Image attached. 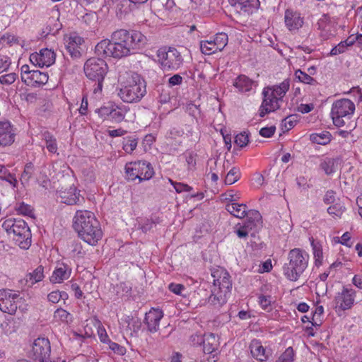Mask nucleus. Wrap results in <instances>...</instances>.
<instances>
[{
  "instance_id": "nucleus-1",
  "label": "nucleus",
  "mask_w": 362,
  "mask_h": 362,
  "mask_svg": "<svg viewBox=\"0 0 362 362\" xmlns=\"http://www.w3.org/2000/svg\"><path fill=\"white\" fill-rule=\"evenodd\" d=\"M146 43V37L138 31L120 29L112 33L111 40L105 39L98 42L95 48L100 57L121 58L135 52Z\"/></svg>"
},
{
  "instance_id": "nucleus-2",
  "label": "nucleus",
  "mask_w": 362,
  "mask_h": 362,
  "mask_svg": "<svg viewBox=\"0 0 362 362\" xmlns=\"http://www.w3.org/2000/svg\"><path fill=\"white\" fill-rule=\"evenodd\" d=\"M74 227L78 236L90 245H96L103 237L100 223L91 211H77L74 216Z\"/></svg>"
},
{
  "instance_id": "nucleus-3",
  "label": "nucleus",
  "mask_w": 362,
  "mask_h": 362,
  "mask_svg": "<svg viewBox=\"0 0 362 362\" xmlns=\"http://www.w3.org/2000/svg\"><path fill=\"white\" fill-rule=\"evenodd\" d=\"M146 93L144 78L136 73L128 74L126 81L121 83L118 95L125 103H138Z\"/></svg>"
},
{
  "instance_id": "nucleus-4",
  "label": "nucleus",
  "mask_w": 362,
  "mask_h": 362,
  "mask_svg": "<svg viewBox=\"0 0 362 362\" xmlns=\"http://www.w3.org/2000/svg\"><path fill=\"white\" fill-rule=\"evenodd\" d=\"M308 254L300 248L291 250L288 254V263L283 267L284 274L293 281H297L308 267Z\"/></svg>"
},
{
  "instance_id": "nucleus-5",
  "label": "nucleus",
  "mask_w": 362,
  "mask_h": 362,
  "mask_svg": "<svg viewBox=\"0 0 362 362\" xmlns=\"http://www.w3.org/2000/svg\"><path fill=\"white\" fill-rule=\"evenodd\" d=\"M355 111V105L349 99H341L335 101L332 106L331 117L333 124L337 127H347L354 129L356 124L351 120Z\"/></svg>"
},
{
  "instance_id": "nucleus-6",
  "label": "nucleus",
  "mask_w": 362,
  "mask_h": 362,
  "mask_svg": "<svg viewBox=\"0 0 362 362\" xmlns=\"http://www.w3.org/2000/svg\"><path fill=\"white\" fill-rule=\"evenodd\" d=\"M2 228L8 235H13L15 243L21 249L27 250L31 245V232L26 222L22 219L8 218Z\"/></svg>"
},
{
  "instance_id": "nucleus-7",
  "label": "nucleus",
  "mask_w": 362,
  "mask_h": 362,
  "mask_svg": "<svg viewBox=\"0 0 362 362\" xmlns=\"http://www.w3.org/2000/svg\"><path fill=\"white\" fill-rule=\"evenodd\" d=\"M107 65L100 58L92 57L84 64V72L87 78L94 83L93 91L95 94L100 93L105 75L107 73Z\"/></svg>"
},
{
  "instance_id": "nucleus-8",
  "label": "nucleus",
  "mask_w": 362,
  "mask_h": 362,
  "mask_svg": "<svg viewBox=\"0 0 362 362\" xmlns=\"http://www.w3.org/2000/svg\"><path fill=\"white\" fill-rule=\"evenodd\" d=\"M157 57L164 71L177 70L183 63L180 52L175 47H164L157 51Z\"/></svg>"
},
{
  "instance_id": "nucleus-9",
  "label": "nucleus",
  "mask_w": 362,
  "mask_h": 362,
  "mask_svg": "<svg viewBox=\"0 0 362 362\" xmlns=\"http://www.w3.org/2000/svg\"><path fill=\"white\" fill-rule=\"evenodd\" d=\"M125 171L128 180L134 181L138 179L139 182L151 179L154 174L151 164L144 160L127 163Z\"/></svg>"
},
{
  "instance_id": "nucleus-10",
  "label": "nucleus",
  "mask_w": 362,
  "mask_h": 362,
  "mask_svg": "<svg viewBox=\"0 0 362 362\" xmlns=\"http://www.w3.org/2000/svg\"><path fill=\"white\" fill-rule=\"evenodd\" d=\"M31 357L38 362H64L59 358L51 357V346L49 341L46 338L39 337L36 339L30 353Z\"/></svg>"
},
{
  "instance_id": "nucleus-11",
  "label": "nucleus",
  "mask_w": 362,
  "mask_h": 362,
  "mask_svg": "<svg viewBox=\"0 0 362 362\" xmlns=\"http://www.w3.org/2000/svg\"><path fill=\"white\" fill-rule=\"evenodd\" d=\"M23 302V298L20 297L18 293L8 289L0 290V310L3 313L15 315Z\"/></svg>"
},
{
  "instance_id": "nucleus-12",
  "label": "nucleus",
  "mask_w": 362,
  "mask_h": 362,
  "mask_svg": "<svg viewBox=\"0 0 362 362\" xmlns=\"http://www.w3.org/2000/svg\"><path fill=\"white\" fill-rule=\"evenodd\" d=\"M245 216H247V219L244 224L236 226L235 233L240 238H246L250 230L259 226L262 220L260 213L256 210L248 211Z\"/></svg>"
},
{
  "instance_id": "nucleus-13",
  "label": "nucleus",
  "mask_w": 362,
  "mask_h": 362,
  "mask_svg": "<svg viewBox=\"0 0 362 362\" xmlns=\"http://www.w3.org/2000/svg\"><path fill=\"white\" fill-rule=\"evenodd\" d=\"M211 276L213 277L214 288L216 286L225 293L230 291L232 282L227 271L223 268L215 269L211 272Z\"/></svg>"
},
{
  "instance_id": "nucleus-14",
  "label": "nucleus",
  "mask_w": 362,
  "mask_h": 362,
  "mask_svg": "<svg viewBox=\"0 0 362 362\" xmlns=\"http://www.w3.org/2000/svg\"><path fill=\"white\" fill-rule=\"evenodd\" d=\"M356 291L352 288L344 287L341 292L337 293L334 301L336 308L342 310L350 309L354 305Z\"/></svg>"
},
{
  "instance_id": "nucleus-15",
  "label": "nucleus",
  "mask_w": 362,
  "mask_h": 362,
  "mask_svg": "<svg viewBox=\"0 0 362 362\" xmlns=\"http://www.w3.org/2000/svg\"><path fill=\"white\" fill-rule=\"evenodd\" d=\"M55 53L49 49H42L40 53L32 54L30 57V62L40 67L49 66L54 63Z\"/></svg>"
},
{
  "instance_id": "nucleus-16",
  "label": "nucleus",
  "mask_w": 362,
  "mask_h": 362,
  "mask_svg": "<svg viewBox=\"0 0 362 362\" xmlns=\"http://www.w3.org/2000/svg\"><path fill=\"white\" fill-rule=\"evenodd\" d=\"M234 11L240 14H251L259 6V0H228Z\"/></svg>"
},
{
  "instance_id": "nucleus-17",
  "label": "nucleus",
  "mask_w": 362,
  "mask_h": 362,
  "mask_svg": "<svg viewBox=\"0 0 362 362\" xmlns=\"http://www.w3.org/2000/svg\"><path fill=\"white\" fill-rule=\"evenodd\" d=\"M83 40L76 33H71L64 38L65 47L70 56L74 59L81 57V45Z\"/></svg>"
},
{
  "instance_id": "nucleus-18",
  "label": "nucleus",
  "mask_w": 362,
  "mask_h": 362,
  "mask_svg": "<svg viewBox=\"0 0 362 362\" xmlns=\"http://www.w3.org/2000/svg\"><path fill=\"white\" fill-rule=\"evenodd\" d=\"M289 86V81L286 79L279 85L264 88L262 94L264 96V93L267 90V96L272 100H275L277 104H279V102L282 100V98L288 90Z\"/></svg>"
},
{
  "instance_id": "nucleus-19",
  "label": "nucleus",
  "mask_w": 362,
  "mask_h": 362,
  "mask_svg": "<svg viewBox=\"0 0 362 362\" xmlns=\"http://www.w3.org/2000/svg\"><path fill=\"white\" fill-rule=\"evenodd\" d=\"M163 317L162 310L152 308L145 315L144 324L147 327V330L151 333L156 332L159 329L160 320Z\"/></svg>"
},
{
  "instance_id": "nucleus-20",
  "label": "nucleus",
  "mask_w": 362,
  "mask_h": 362,
  "mask_svg": "<svg viewBox=\"0 0 362 362\" xmlns=\"http://www.w3.org/2000/svg\"><path fill=\"white\" fill-rule=\"evenodd\" d=\"M59 197L62 202L68 205L81 204L84 202V197L75 187H71L67 191L61 192Z\"/></svg>"
},
{
  "instance_id": "nucleus-21",
  "label": "nucleus",
  "mask_w": 362,
  "mask_h": 362,
  "mask_svg": "<svg viewBox=\"0 0 362 362\" xmlns=\"http://www.w3.org/2000/svg\"><path fill=\"white\" fill-rule=\"evenodd\" d=\"M15 140V133L9 122H0V146L12 144Z\"/></svg>"
},
{
  "instance_id": "nucleus-22",
  "label": "nucleus",
  "mask_w": 362,
  "mask_h": 362,
  "mask_svg": "<svg viewBox=\"0 0 362 362\" xmlns=\"http://www.w3.org/2000/svg\"><path fill=\"white\" fill-rule=\"evenodd\" d=\"M71 269L65 264H59L54 270L50 277V281L53 284L62 283L70 277Z\"/></svg>"
},
{
  "instance_id": "nucleus-23",
  "label": "nucleus",
  "mask_w": 362,
  "mask_h": 362,
  "mask_svg": "<svg viewBox=\"0 0 362 362\" xmlns=\"http://www.w3.org/2000/svg\"><path fill=\"white\" fill-rule=\"evenodd\" d=\"M285 23L289 30H296L302 27L303 20L300 13L291 10H286L285 12Z\"/></svg>"
},
{
  "instance_id": "nucleus-24",
  "label": "nucleus",
  "mask_w": 362,
  "mask_h": 362,
  "mask_svg": "<svg viewBox=\"0 0 362 362\" xmlns=\"http://www.w3.org/2000/svg\"><path fill=\"white\" fill-rule=\"evenodd\" d=\"M230 292H223V290L214 287L211 290V294L209 297L208 302L215 308H220L227 302L228 295Z\"/></svg>"
},
{
  "instance_id": "nucleus-25",
  "label": "nucleus",
  "mask_w": 362,
  "mask_h": 362,
  "mask_svg": "<svg viewBox=\"0 0 362 362\" xmlns=\"http://www.w3.org/2000/svg\"><path fill=\"white\" fill-rule=\"evenodd\" d=\"M100 112L103 114L108 115L111 119L119 123L124 120L127 110L125 107L117 106L115 108H112L110 110H109L107 107L101 108Z\"/></svg>"
},
{
  "instance_id": "nucleus-26",
  "label": "nucleus",
  "mask_w": 362,
  "mask_h": 362,
  "mask_svg": "<svg viewBox=\"0 0 362 362\" xmlns=\"http://www.w3.org/2000/svg\"><path fill=\"white\" fill-rule=\"evenodd\" d=\"M218 341L214 334L211 333L204 335V341L202 345L203 346V351L205 354H212L218 349Z\"/></svg>"
},
{
  "instance_id": "nucleus-27",
  "label": "nucleus",
  "mask_w": 362,
  "mask_h": 362,
  "mask_svg": "<svg viewBox=\"0 0 362 362\" xmlns=\"http://www.w3.org/2000/svg\"><path fill=\"white\" fill-rule=\"evenodd\" d=\"M226 209L228 211L231 215L237 217L238 218H243L245 217L247 213L248 212L247 206L244 204H238L237 202H233L231 204H228L226 206Z\"/></svg>"
},
{
  "instance_id": "nucleus-28",
  "label": "nucleus",
  "mask_w": 362,
  "mask_h": 362,
  "mask_svg": "<svg viewBox=\"0 0 362 362\" xmlns=\"http://www.w3.org/2000/svg\"><path fill=\"white\" fill-rule=\"evenodd\" d=\"M339 159L334 158H325L322 160L320 164V168L327 175H332L336 172L338 168Z\"/></svg>"
},
{
  "instance_id": "nucleus-29",
  "label": "nucleus",
  "mask_w": 362,
  "mask_h": 362,
  "mask_svg": "<svg viewBox=\"0 0 362 362\" xmlns=\"http://www.w3.org/2000/svg\"><path fill=\"white\" fill-rule=\"evenodd\" d=\"M250 347L251 354L254 358L261 362L267 361L268 356L266 354L264 348L259 341H252Z\"/></svg>"
},
{
  "instance_id": "nucleus-30",
  "label": "nucleus",
  "mask_w": 362,
  "mask_h": 362,
  "mask_svg": "<svg viewBox=\"0 0 362 362\" xmlns=\"http://www.w3.org/2000/svg\"><path fill=\"white\" fill-rule=\"evenodd\" d=\"M279 104H277L275 100H272L268 98V96H267L266 90L262 105L260 107L259 116L263 117L266 114L279 109Z\"/></svg>"
},
{
  "instance_id": "nucleus-31",
  "label": "nucleus",
  "mask_w": 362,
  "mask_h": 362,
  "mask_svg": "<svg viewBox=\"0 0 362 362\" xmlns=\"http://www.w3.org/2000/svg\"><path fill=\"white\" fill-rule=\"evenodd\" d=\"M253 81L245 75L239 76L233 83L234 86L237 88L240 92H247L252 89Z\"/></svg>"
},
{
  "instance_id": "nucleus-32",
  "label": "nucleus",
  "mask_w": 362,
  "mask_h": 362,
  "mask_svg": "<svg viewBox=\"0 0 362 362\" xmlns=\"http://www.w3.org/2000/svg\"><path fill=\"white\" fill-rule=\"evenodd\" d=\"M29 81L30 83H26L28 86L45 84L48 81V75L39 70H32Z\"/></svg>"
},
{
  "instance_id": "nucleus-33",
  "label": "nucleus",
  "mask_w": 362,
  "mask_h": 362,
  "mask_svg": "<svg viewBox=\"0 0 362 362\" xmlns=\"http://www.w3.org/2000/svg\"><path fill=\"white\" fill-rule=\"evenodd\" d=\"M43 139L45 141V146L49 152L55 153L57 151L58 146L56 138L49 132H45L42 134Z\"/></svg>"
},
{
  "instance_id": "nucleus-34",
  "label": "nucleus",
  "mask_w": 362,
  "mask_h": 362,
  "mask_svg": "<svg viewBox=\"0 0 362 362\" xmlns=\"http://www.w3.org/2000/svg\"><path fill=\"white\" fill-rule=\"evenodd\" d=\"M310 140L315 144L326 145L331 141V134L325 131L322 133H315L310 135Z\"/></svg>"
},
{
  "instance_id": "nucleus-35",
  "label": "nucleus",
  "mask_w": 362,
  "mask_h": 362,
  "mask_svg": "<svg viewBox=\"0 0 362 362\" xmlns=\"http://www.w3.org/2000/svg\"><path fill=\"white\" fill-rule=\"evenodd\" d=\"M240 169L235 167L232 168L227 173L225 177L226 185H233L236 182L240 177Z\"/></svg>"
},
{
  "instance_id": "nucleus-36",
  "label": "nucleus",
  "mask_w": 362,
  "mask_h": 362,
  "mask_svg": "<svg viewBox=\"0 0 362 362\" xmlns=\"http://www.w3.org/2000/svg\"><path fill=\"white\" fill-rule=\"evenodd\" d=\"M44 269L42 266L37 267L33 272L28 274L29 279L27 281H30L31 284H34L42 280L44 278Z\"/></svg>"
},
{
  "instance_id": "nucleus-37",
  "label": "nucleus",
  "mask_w": 362,
  "mask_h": 362,
  "mask_svg": "<svg viewBox=\"0 0 362 362\" xmlns=\"http://www.w3.org/2000/svg\"><path fill=\"white\" fill-rule=\"evenodd\" d=\"M311 245L313 250V255L316 265L321 264L323 257L322 245L320 243L315 242L313 239L311 241Z\"/></svg>"
},
{
  "instance_id": "nucleus-38",
  "label": "nucleus",
  "mask_w": 362,
  "mask_h": 362,
  "mask_svg": "<svg viewBox=\"0 0 362 362\" xmlns=\"http://www.w3.org/2000/svg\"><path fill=\"white\" fill-rule=\"evenodd\" d=\"M215 45L216 42H212V40L202 41L200 42V49L203 54L209 55L218 51Z\"/></svg>"
},
{
  "instance_id": "nucleus-39",
  "label": "nucleus",
  "mask_w": 362,
  "mask_h": 362,
  "mask_svg": "<svg viewBox=\"0 0 362 362\" xmlns=\"http://www.w3.org/2000/svg\"><path fill=\"white\" fill-rule=\"evenodd\" d=\"M138 139L134 137H127L123 141V149L127 153H132L137 146Z\"/></svg>"
},
{
  "instance_id": "nucleus-40",
  "label": "nucleus",
  "mask_w": 362,
  "mask_h": 362,
  "mask_svg": "<svg viewBox=\"0 0 362 362\" xmlns=\"http://www.w3.org/2000/svg\"><path fill=\"white\" fill-rule=\"evenodd\" d=\"M345 211V207L339 203L330 206L327 212L334 218H341Z\"/></svg>"
},
{
  "instance_id": "nucleus-41",
  "label": "nucleus",
  "mask_w": 362,
  "mask_h": 362,
  "mask_svg": "<svg viewBox=\"0 0 362 362\" xmlns=\"http://www.w3.org/2000/svg\"><path fill=\"white\" fill-rule=\"evenodd\" d=\"M212 42H216V48L218 51H221L228 43V35L226 33H218Z\"/></svg>"
},
{
  "instance_id": "nucleus-42",
  "label": "nucleus",
  "mask_w": 362,
  "mask_h": 362,
  "mask_svg": "<svg viewBox=\"0 0 362 362\" xmlns=\"http://www.w3.org/2000/svg\"><path fill=\"white\" fill-rule=\"evenodd\" d=\"M54 318L64 322H69L71 320V314L62 308H58L54 313Z\"/></svg>"
},
{
  "instance_id": "nucleus-43",
  "label": "nucleus",
  "mask_w": 362,
  "mask_h": 362,
  "mask_svg": "<svg viewBox=\"0 0 362 362\" xmlns=\"http://www.w3.org/2000/svg\"><path fill=\"white\" fill-rule=\"evenodd\" d=\"M295 77L298 78L300 82L305 84H313L315 82V80L313 77L305 72L302 71L300 69H298L295 71Z\"/></svg>"
},
{
  "instance_id": "nucleus-44",
  "label": "nucleus",
  "mask_w": 362,
  "mask_h": 362,
  "mask_svg": "<svg viewBox=\"0 0 362 362\" xmlns=\"http://www.w3.org/2000/svg\"><path fill=\"white\" fill-rule=\"evenodd\" d=\"M34 171V166L33 163H28L25 165L24 170L21 175V181L22 184L28 183L30 178L32 177V175Z\"/></svg>"
},
{
  "instance_id": "nucleus-45",
  "label": "nucleus",
  "mask_w": 362,
  "mask_h": 362,
  "mask_svg": "<svg viewBox=\"0 0 362 362\" xmlns=\"http://www.w3.org/2000/svg\"><path fill=\"white\" fill-rule=\"evenodd\" d=\"M81 20L86 25H93L96 23L98 21V16L95 12L89 11L86 13L81 17Z\"/></svg>"
},
{
  "instance_id": "nucleus-46",
  "label": "nucleus",
  "mask_w": 362,
  "mask_h": 362,
  "mask_svg": "<svg viewBox=\"0 0 362 362\" xmlns=\"http://www.w3.org/2000/svg\"><path fill=\"white\" fill-rule=\"evenodd\" d=\"M16 210L19 214L28 216L30 217H33L34 216L32 207L23 202L17 204L16 206Z\"/></svg>"
},
{
  "instance_id": "nucleus-47",
  "label": "nucleus",
  "mask_w": 362,
  "mask_h": 362,
  "mask_svg": "<svg viewBox=\"0 0 362 362\" xmlns=\"http://www.w3.org/2000/svg\"><path fill=\"white\" fill-rule=\"evenodd\" d=\"M294 359V351L292 347L287 348L278 358L276 362H293Z\"/></svg>"
},
{
  "instance_id": "nucleus-48",
  "label": "nucleus",
  "mask_w": 362,
  "mask_h": 362,
  "mask_svg": "<svg viewBox=\"0 0 362 362\" xmlns=\"http://www.w3.org/2000/svg\"><path fill=\"white\" fill-rule=\"evenodd\" d=\"M95 325L97 326L98 334L99 336L100 340L103 343L107 344L110 341V339L106 330L102 326L100 322L97 320H95Z\"/></svg>"
},
{
  "instance_id": "nucleus-49",
  "label": "nucleus",
  "mask_w": 362,
  "mask_h": 362,
  "mask_svg": "<svg viewBox=\"0 0 362 362\" xmlns=\"http://www.w3.org/2000/svg\"><path fill=\"white\" fill-rule=\"evenodd\" d=\"M0 42L2 44L6 43L8 45H12L13 44H18L19 40L15 35L7 33L0 38Z\"/></svg>"
},
{
  "instance_id": "nucleus-50",
  "label": "nucleus",
  "mask_w": 362,
  "mask_h": 362,
  "mask_svg": "<svg viewBox=\"0 0 362 362\" xmlns=\"http://www.w3.org/2000/svg\"><path fill=\"white\" fill-rule=\"evenodd\" d=\"M249 142L248 135L244 133H240L235 137V143L243 148L247 145Z\"/></svg>"
},
{
  "instance_id": "nucleus-51",
  "label": "nucleus",
  "mask_w": 362,
  "mask_h": 362,
  "mask_svg": "<svg viewBox=\"0 0 362 362\" xmlns=\"http://www.w3.org/2000/svg\"><path fill=\"white\" fill-rule=\"evenodd\" d=\"M17 75L15 73H10L0 76V83L1 84L10 85L16 79Z\"/></svg>"
},
{
  "instance_id": "nucleus-52",
  "label": "nucleus",
  "mask_w": 362,
  "mask_h": 362,
  "mask_svg": "<svg viewBox=\"0 0 362 362\" xmlns=\"http://www.w3.org/2000/svg\"><path fill=\"white\" fill-rule=\"evenodd\" d=\"M334 240L336 242L340 243L349 247L352 246V243L350 242L351 235L349 232L344 233L340 238L339 237L334 238Z\"/></svg>"
},
{
  "instance_id": "nucleus-53",
  "label": "nucleus",
  "mask_w": 362,
  "mask_h": 362,
  "mask_svg": "<svg viewBox=\"0 0 362 362\" xmlns=\"http://www.w3.org/2000/svg\"><path fill=\"white\" fill-rule=\"evenodd\" d=\"M295 117V115H290L284 119L283 126L286 131H288L295 126L296 123Z\"/></svg>"
},
{
  "instance_id": "nucleus-54",
  "label": "nucleus",
  "mask_w": 362,
  "mask_h": 362,
  "mask_svg": "<svg viewBox=\"0 0 362 362\" xmlns=\"http://www.w3.org/2000/svg\"><path fill=\"white\" fill-rule=\"evenodd\" d=\"M172 185L174 186L175 189L177 193H180L182 192H189L192 190V187L186 184L180 183V182H174L172 180H170Z\"/></svg>"
},
{
  "instance_id": "nucleus-55",
  "label": "nucleus",
  "mask_w": 362,
  "mask_h": 362,
  "mask_svg": "<svg viewBox=\"0 0 362 362\" xmlns=\"http://www.w3.org/2000/svg\"><path fill=\"white\" fill-rule=\"evenodd\" d=\"M109 344V348L113 351L115 353L118 354L119 355H123L125 353V348L119 344L112 342L110 340L107 343Z\"/></svg>"
},
{
  "instance_id": "nucleus-56",
  "label": "nucleus",
  "mask_w": 362,
  "mask_h": 362,
  "mask_svg": "<svg viewBox=\"0 0 362 362\" xmlns=\"http://www.w3.org/2000/svg\"><path fill=\"white\" fill-rule=\"evenodd\" d=\"M32 70H30L28 65H23L21 67V78L24 83H30V76L31 75Z\"/></svg>"
},
{
  "instance_id": "nucleus-57",
  "label": "nucleus",
  "mask_w": 362,
  "mask_h": 362,
  "mask_svg": "<svg viewBox=\"0 0 362 362\" xmlns=\"http://www.w3.org/2000/svg\"><path fill=\"white\" fill-rule=\"evenodd\" d=\"M276 127L271 126L269 127H263L259 130V134L265 138L271 137L275 132Z\"/></svg>"
},
{
  "instance_id": "nucleus-58",
  "label": "nucleus",
  "mask_w": 362,
  "mask_h": 362,
  "mask_svg": "<svg viewBox=\"0 0 362 362\" xmlns=\"http://www.w3.org/2000/svg\"><path fill=\"white\" fill-rule=\"evenodd\" d=\"M186 110L188 113L194 117H197V115L200 114V109L199 106L193 103L187 104L186 106Z\"/></svg>"
},
{
  "instance_id": "nucleus-59",
  "label": "nucleus",
  "mask_w": 362,
  "mask_h": 362,
  "mask_svg": "<svg viewBox=\"0 0 362 362\" xmlns=\"http://www.w3.org/2000/svg\"><path fill=\"white\" fill-rule=\"evenodd\" d=\"M11 65L10 59L8 57H0V74L8 70Z\"/></svg>"
},
{
  "instance_id": "nucleus-60",
  "label": "nucleus",
  "mask_w": 362,
  "mask_h": 362,
  "mask_svg": "<svg viewBox=\"0 0 362 362\" xmlns=\"http://www.w3.org/2000/svg\"><path fill=\"white\" fill-rule=\"evenodd\" d=\"M183 81L182 77L180 74H175L168 79L170 87L180 85Z\"/></svg>"
},
{
  "instance_id": "nucleus-61",
  "label": "nucleus",
  "mask_w": 362,
  "mask_h": 362,
  "mask_svg": "<svg viewBox=\"0 0 362 362\" xmlns=\"http://www.w3.org/2000/svg\"><path fill=\"white\" fill-rule=\"evenodd\" d=\"M62 298L61 292L59 291H54L49 293L47 296V299L52 303H58Z\"/></svg>"
},
{
  "instance_id": "nucleus-62",
  "label": "nucleus",
  "mask_w": 362,
  "mask_h": 362,
  "mask_svg": "<svg viewBox=\"0 0 362 362\" xmlns=\"http://www.w3.org/2000/svg\"><path fill=\"white\" fill-rule=\"evenodd\" d=\"M346 48L343 44L342 42H339L337 46L333 47L330 52V55L334 56L339 54L341 53H344L346 51Z\"/></svg>"
},
{
  "instance_id": "nucleus-63",
  "label": "nucleus",
  "mask_w": 362,
  "mask_h": 362,
  "mask_svg": "<svg viewBox=\"0 0 362 362\" xmlns=\"http://www.w3.org/2000/svg\"><path fill=\"white\" fill-rule=\"evenodd\" d=\"M185 160L187 163L188 169L192 170L196 165L195 155L192 153H189L186 155Z\"/></svg>"
},
{
  "instance_id": "nucleus-64",
  "label": "nucleus",
  "mask_w": 362,
  "mask_h": 362,
  "mask_svg": "<svg viewBox=\"0 0 362 362\" xmlns=\"http://www.w3.org/2000/svg\"><path fill=\"white\" fill-rule=\"evenodd\" d=\"M168 288L173 293H174L177 295H180L182 293V291H183L185 289V287L182 284L172 283V284H169Z\"/></svg>"
}]
</instances>
